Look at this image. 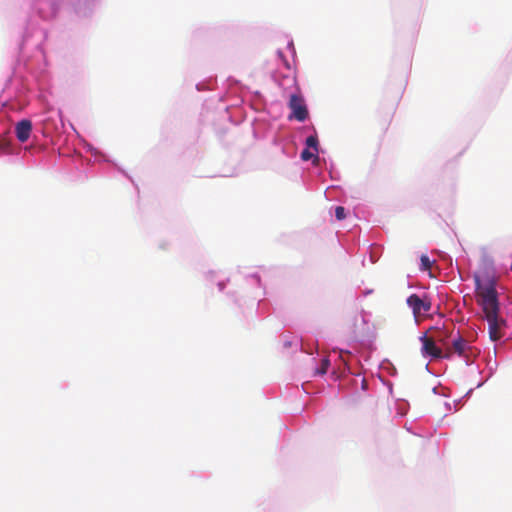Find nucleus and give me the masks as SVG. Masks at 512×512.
Wrapping results in <instances>:
<instances>
[{"instance_id": "obj_8", "label": "nucleus", "mask_w": 512, "mask_h": 512, "mask_svg": "<svg viewBox=\"0 0 512 512\" xmlns=\"http://www.w3.org/2000/svg\"><path fill=\"white\" fill-rule=\"evenodd\" d=\"M301 159L303 161H308L310 159H313L314 163H317L319 161V157L317 156L316 152L315 153L311 152L309 148H306L301 152Z\"/></svg>"}, {"instance_id": "obj_10", "label": "nucleus", "mask_w": 512, "mask_h": 512, "mask_svg": "<svg viewBox=\"0 0 512 512\" xmlns=\"http://www.w3.org/2000/svg\"><path fill=\"white\" fill-rule=\"evenodd\" d=\"M420 261H421L420 268L422 271H428L431 269L432 261L429 259V257L427 255H425V254L421 255Z\"/></svg>"}, {"instance_id": "obj_4", "label": "nucleus", "mask_w": 512, "mask_h": 512, "mask_svg": "<svg viewBox=\"0 0 512 512\" xmlns=\"http://www.w3.org/2000/svg\"><path fill=\"white\" fill-rule=\"evenodd\" d=\"M407 305L412 309L413 316L418 319L422 314L430 311L432 303L429 297L421 298L417 294H412L407 298Z\"/></svg>"}, {"instance_id": "obj_3", "label": "nucleus", "mask_w": 512, "mask_h": 512, "mask_svg": "<svg viewBox=\"0 0 512 512\" xmlns=\"http://www.w3.org/2000/svg\"><path fill=\"white\" fill-rule=\"evenodd\" d=\"M422 343L421 352L423 356H430L432 358H450L451 351L447 349L446 352H443L441 348L436 345V341L433 337H428L426 335H422L420 338Z\"/></svg>"}, {"instance_id": "obj_13", "label": "nucleus", "mask_w": 512, "mask_h": 512, "mask_svg": "<svg viewBox=\"0 0 512 512\" xmlns=\"http://www.w3.org/2000/svg\"><path fill=\"white\" fill-rule=\"evenodd\" d=\"M330 365V361L328 359H323L321 363V368L318 370L319 374H325Z\"/></svg>"}, {"instance_id": "obj_11", "label": "nucleus", "mask_w": 512, "mask_h": 512, "mask_svg": "<svg viewBox=\"0 0 512 512\" xmlns=\"http://www.w3.org/2000/svg\"><path fill=\"white\" fill-rule=\"evenodd\" d=\"M10 151V141L2 138L0 139V153H8Z\"/></svg>"}, {"instance_id": "obj_2", "label": "nucleus", "mask_w": 512, "mask_h": 512, "mask_svg": "<svg viewBox=\"0 0 512 512\" xmlns=\"http://www.w3.org/2000/svg\"><path fill=\"white\" fill-rule=\"evenodd\" d=\"M450 349L451 355L453 353L463 357L466 362H469L471 358L476 357L479 351L471 346L459 333L457 337L453 338L451 346L447 347Z\"/></svg>"}, {"instance_id": "obj_9", "label": "nucleus", "mask_w": 512, "mask_h": 512, "mask_svg": "<svg viewBox=\"0 0 512 512\" xmlns=\"http://www.w3.org/2000/svg\"><path fill=\"white\" fill-rule=\"evenodd\" d=\"M307 148L313 149L314 152H318V138L316 135H311L306 139Z\"/></svg>"}, {"instance_id": "obj_12", "label": "nucleus", "mask_w": 512, "mask_h": 512, "mask_svg": "<svg viewBox=\"0 0 512 512\" xmlns=\"http://www.w3.org/2000/svg\"><path fill=\"white\" fill-rule=\"evenodd\" d=\"M335 217L339 221L345 219V217H346V210H345V208L342 207V206H337L335 208Z\"/></svg>"}, {"instance_id": "obj_14", "label": "nucleus", "mask_w": 512, "mask_h": 512, "mask_svg": "<svg viewBox=\"0 0 512 512\" xmlns=\"http://www.w3.org/2000/svg\"><path fill=\"white\" fill-rule=\"evenodd\" d=\"M224 288V284L223 283H219V289L222 290Z\"/></svg>"}, {"instance_id": "obj_5", "label": "nucleus", "mask_w": 512, "mask_h": 512, "mask_svg": "<svg viewBox=\"0 0 512 512\" xmlns=\"http://www.w3.org/2000/svg\"><path fill=\"white\" fill-rule=\"evenodd\" d=\"M292 113L290 119L295 118L299 122H303L308 117V110L304 103V99L298 94H292L288 103Z\"/></svg>"}, {"instance_id": "obj_1", "label": "nucleus", "mask_w": 512, "mask_h": 512, "mask_svg": "<svg viewBox=\"0 0 512 512\" xmlns=\"http://www.w3.org/2000/svg\"><path fill=\"white\" fill-rule=\"evenodd\" d=\"M475 297L488 322V333L492 341L501 339L506 321L499 317V301L496 290L497 277L492 267L485 265L474 274Z\"/></svg>"}, {"instance_id": "obj_15", "label": "nucleus", "mask_w": 512, "mask_h": 512, "mask_svg": "<svg viewBox=\"0 0 512 512\" xmlns=\"http://www.w3.org/2000/svg\"><path fill=\"white\" fill-rule=\"evenodd\" d=\"M278 56H279L280 58H283V53H282L281 51H279V52H278Z\"/></svg>"}, {"instance_id": "obj_7", "label": "nucleus", "mask_w": 512, "mask_h": 512, "mask_svg": "<svg viewBox=\"0 0 512 512\" xmlns=\"http://www.w3.org/2000/svg\"><path fill=\"white\" fill-rule=\"evenodd\" d=\"M432 330L435 331V335L433 338L435 339L436 342L440 343L445 348L446 352L447 347H449L448 339L451 336L449 329L446 326H444L443 328H432Z\"/></svg>"}, {"instance_id": "obj_6", "label": "nucleus", "mask_w": 512, "mask_h": 512, "mask_svg": "<svg viewBox=\"0 0 512 512\" xmlns=\"http://www.w3.org/2000/svg\"><path fill=\"white\" fill-rule=\"evenodd\" d=\"M32 132V122L28 119H23L15 125V134L17 139L24 143L26 142Z\"/></svg>"}]
</instances>
